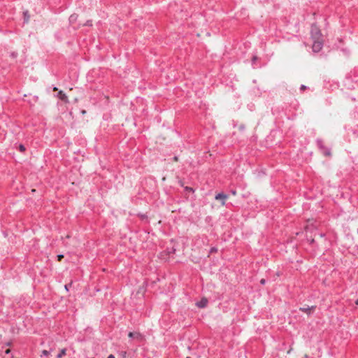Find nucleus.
<instances>
[{"mask_svg":"<svg viewBox=\"0 0 358 358\" xmlns=\"http://www.w3.org/2000/svg\"><path fill=\"white\" fill-rule=\"evenodd\" d=\"M310 34L313 40L323 39L322 34L320 29L316 25H313L311 27Z\"/></svg>","mask_w":358,"mask_h":358,"instance_id":"1","label":"nucleus"},{"mask_svg":"<svg viewBox=\"0 0 358 358\" xmlns=\"http://www.w3.org/2000/svg\"><path fill=\"white\" fill-rule=\"evenodd\" d=\"M313 50L315 52H320L323 46V39H317V40H313Z\"/></svg>","mask_w":358,"mask_h":358,"instance_id":"2","label":"nucleus"},{"mask_svg":"<svg viewBox=\"0 0 358 358\" xmlns=\"http://www.w3.org/2000/svg\"><path fill=\"white\" fill-rule=\"evenodd\" d=\"M229 196L224 193H219L215 196V200L220 203L222 206H225L226 201L228 199Z\"/></svg>","mask_w":358,"mask_h":358,"instance_id":"3","label":"nucleus"},{"mask_svg":"<svg viewBox=\"0 0 358 358\" xmlns=\"http://www.w3.org/2000/svg\"><path fill=\"white\" fill-rule=\"evenodd\" d=\"M53 91L58 92L57 95V97L58 99H59L60 100H62V101H64L65 103L69 102L68 97H67L66 94L63 91H62V90L59 91L58 88L56 87H53Z\"/></svg>","mask_w":358,"mask_h":358,"instance_id":"4","label":"nucleus"},{"mask_svg":"<svg viewBox=\"0 0 358 358\" xmlns=\"http://www.w3.org/2000/svg\"><path fill=\"white\" fill-rule=\"evenodd\" d=\"M128 336L129 338H134L139 341H141L143 340V336L139 332H129L128 334Z\"/></svg>","mask_w":358,"mask_h":358,"instance_id":"5","label":"nucleus"},{"mask_svg":"<svg viewBox=\"0 0 358 358\" xmlns=\"http://www.w3.org/2000/svg\"><path fill=\"white\" fill-rule=\"evenodd\" d=\"M208 303V300L205 298L202 299L199 302L196 303V306L199 308H204Z\"/></svg>","mask_w":358,"mask_h":358,"instance_id":"6","label":"nucleus"},{"mask_svg":"<svg viewBox=\"0 0 358 358\" xmlns=\"http://www.w3.org/2000/svg\"><path fill=\"white\" fill-rule=\"evenodd\" d=\"M314 308V307H311V308H301L300 310L304 313H306L308 314H309L310 313V311Z\"/></svg>","mask_w":358,"mask_h":358,"instance_id":"7","label":"nucleus"},{"mask_svg":"<svg viewBox=\"0 0 358 358\" xmlns=\"http://www.w3.org/2000/svg\"><path fill=\"white\" fill-rule=\"evenodd\" d=\"M78 17V15L77 14H72L70 17L69 20L71 22H76Z\"/></svg>","mask_w":358,"mask_h":358,"instance_id":"8","label":"nucleus"},{"mask_svg":"<svg viewBox=\"0 0 358 358\" xmlns=\"http://www.w3.org/2000/svg\"><path fill=\"white\" fill-rule=\"evenodd\" d=\"M66 353V349H62L60 352L57 355V358H62L63 356H64Z\"/></svg>","mask_w":358,"mask_h":358,"instance_id":"9","label":"nucleus"},{"mask_svg":"<svg viewBox=\"0 0 358 358\" xmlns=\"http://www.w3.org/2000/svg\"><path fill=\"white\" fill-rule=\"evenodd\" d=\"M24 20L25 22H28L29 20V15L27 11L24 12Z\"/></svg>","mask_w":358,"mask_h":358,"instance_id":"10","label":"nucleus"},{"mask_svg":"<svg viewBox=\"0 0 358 358\" xmlns=\"http://www.w3.org/2000/svg\"><path fill=\"white\" fill-rule=\"evenodd\" d=\"M19 149L21 152H24L25 151V147L23 145H20L19 146Z\"/></svg>","mask_w":358,"mask_h":358,"instance_id":"11","label":"nucleus"},{"mask_svg":"<svg viewBox=\"0 0 358 358\" xmlns=\"http://www.w3.org/2000/svg\"><path fill=\"white\" fill-rule=\"evenodd\" d=\"M42 354H43V355L48 356V355H50V352H49L48 350H43V351H42Z\"/></svg>","mask_w":358,"mask_h":358,"instance_id":"12","label":"nucleus"},{"mask_svg":"<svg viewBox=\"0 0 358 358\" xmlns=\"http://www.w3.org/2000/svg\"><path fill=\"white\" fill-rule=\"evenodd\" d=\"M63 258H64V255H59L57 256V259H58V261H59V262H60Z\"/></svg>","mask_w":358,"mask_h":358,"instance_id":"13","label":"nucleus"},{"mask_svg":"<svg viewBox=\"0 0 358 358\" xmlns=\"http://www.w3.org/2000/svg\"><path fill=\"white\" fill-rule=\"evenodd\" d=\"M71 282L70 284H69V285H65V289H66V291L69 290V287L71 286Z\"/></svg>","mask_w":358,"mask_h":358,"instance_id":"14","label":"nucleus"},{"mask_svg":"<svg viewBox=\"0 0 358 358\" xmlns=\"http://www.w3.org/2000/svg\"><path fill=\"white\" fill-rule=\"evenodd\" d=\"M173 161L174 162H178V157H173Z\"/></svg>","mask_w":358,"mask_h":358,"instance_id":"15","label":"nucleus"},{"mask_svg":"<svg viewBox=\"0 0 358 358\" xmlns=\"http://www.w3.org/2000/svg\"><path fill=\"white\" fill-rule=\"evenodd\" d=\"M306 88V87L305 85H301V90H304Z\"/></svg>","mask_w":358,"mask_h":358,"instance_id":"16","label":"nucleus"},{"mask_svg":"<svg viewBox=\"0 0 358 358\" xmlns=\"http://www.w3.org/2000/svg\"><path fill=\"white\" fill-rule=\"evenodd\" d=\"M186 189L188 190V191H193L192 188V187H186Z\"/></svg>","mask_w":358,"mask_h":358,"instance_id":"17","label":"nucleus"},{"mask_svg":"<svg viewBox=\"0 0 358 358\" xmlns=\"http://www.w3.org/2000/svg\"><path fill=\"white\" fill-rule=\"evenodd\" d=\"M10 349H7V350L5 351V353H6V354H8V353H10Z\"/></svg>","mask_w":358,"mask_h":358,"instance_id":"18","label":"nucleus"},{"mask_svg":"<svg viewBox=\"0 0 358 358\" xmlns=\"http://www.w3.org/2000/svg\"><path fill=\"white\" fill-rule=\"evenodd\" d=\"M260 282H261V284H264L265 283V280L264 279H262Z\"/></svg>","mask_w":358,"mask_h":358,"instance_id":"19","label":"nucleus"},{"mask_svg":"<svg viewBox=\"0 0 358 358\" xmlns=\"http://www.w3.org/2000/svg\"><path fill=\"white\" fill-rule=\"evenodd\" d=\"M217 251V249L215 248H212L211 249V252H216Z\"/></svg>","mask_w":358,"mask_h":358,"instance_id":"20","label":"nucleus"},{"mask_svg":"<svg viewBox=\"0 0 358 358\" xmlns=\"http://www.w3.org/2000/svg\"><path fill=\"white\" fill-rule=\"evenodd\" d=\"M108 358H115V356L113 355H110Z\"/></svg>","mask_w":358,"mask_h":358,"instance_id":"21","label":"nucleus"},{"mask_svg":"<svg viewBox=\"0 0 358 358\" xmlns=\"http://www.w3.org/2000/svg\"><path fill=\"white\" fill-rule=\"evenodd\" d=\"M325 155H327V156H329V155H331V153H330L329 152H327L325 153Z\"/></svg>","mask_w":358,"mask_h":358,"instance_id":"22","label":"nucleus"},{"mask_svg":"<svg viewBox=\"0 0 358 358\" xmlns=\"http://www.w3.org/2000/svg\"><path fill=\"white\" fill-rule=\"evenodd\" d=\"M82 113H83V114H85V113H86V111H85V110H82Z\"/></svg>","mask_w":358,"mask_h":358,"instance_id":"23","label":"nucleus"},{"mask_svg":"<svg viewBox=\"0 0 358 358\" xmlns=\"http://www.w3.org/2000/svg\"><path fill=\"white\" fill-rule=\"evenodd\" d=\"M355 304L358 305V299L355 301Z\"/></svg>","mask_w":358,"mask_h":358,"instance_id":"24","label":"nucleus"},{"mask_svg":"<svg viewBox=\"0 0 358 358\" xmlns=\"http://www.w3.org/2000/svg\"><path fill=\"white\" fill-rule=\"evenodd\" d=\"M187 358H189V357H187Z\"/></svg>","mask_w":358,"mask_h":358,"instance_id":"25","label":"nucleus"}]
</instances>
